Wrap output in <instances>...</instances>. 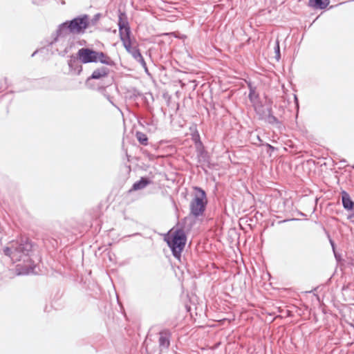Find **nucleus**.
<instances>
[{
  "label": "nucleus",
  "instance_id": "obj_1",
  "mask_svg": "<svg viewBox=\"0 0 354 354\" xmlns=\"http://www.w3.org/2000/svg\"><path fill=\"white\" fill-rule=\"evenodd\" d=\"M15 255L17 261H22L24 265L21 274H37V265L41 261V257L38 254L37 245L30 238L21 236L14 241Z\"/></svg>",
  "mask_w": 354,
  "mask_h": 354
},
{
  "label": "nucleus",
  "instance_id": "obj_2",
  "mask_svg": "<svg viewBox=\"0 0 354 354\" xmlns=\"http://www.w3.org/2000/svg\"><path fill=\"white\" fill-rule=\"evenodd\" d=\"M90 26V17L88 15H78L71 20H66L60 24L56 30L52 33V40L49 46H53L61 38L66 37L70 34L82 35Z\"/></svg>",
  "mask_w": 354,
  "mask_h": 354
},
{
  "label": "nucleus",
  "instance_id": "obj_3",
  "mask_svg": "<svg viewBox=\"0 0 354 354\" xmlns=\"http://www.w3.org/2000/svg\"><path fill=\"white\" fill-rule=\"evenodd\" d=\"M163 240L167 243L174 257L180 261L182 252L187 240L185 230L183 228H177L175 230L171 229L164 234Z\"/></svg>",
  "mask_w": 354,
  "mask_h": 354
},
{
  "label": "nucleus",
  "instance_id": "obj_4",
  "mask_svg": "<svg viewBox=\"0 0 354 354\" xmlns=\"http://www.w3.org/2000/svg\"><path fill=\"white\" fill-rule=\"evenodd\" d=\"M195 194L189 204L190 214L194 218L203 216L207 205L205 191L200 187H194Z\"/></svg>",
  "mask_w": 354,
  "mask_h": 354
},
{
  "label": "nucleus",
  "instance_id": "obj_5",
  "mask_svg": "<svg viewBox=\"0 0 354 354\" xmlns=\"http://www.w3.org/2000/svg\"><path fill=\"white\" fill-rule=\"evenodd\" d=\"M110 73V69L106 66H101L95 68L91 75L88 77L85 81V86L86 88L95 90L97 87V84L93 83L92 80H102L104 81V79L108 78L109 75Z\"/></svg>",
  "mask_w": 354,
  "mask_h": 354
},
{
  "label": "nucleus",
  "instance_id": "obj_6",
  "mask_svg": "<svg viewBox=\"0 0 354 354\" xmlns=\"http://www.w3.org/2000/svg\"><path fill=\"white\" fill-rule=\"evenodd\" d=\"M118 30L120 39L124 38L127 36H131V27L129 23L128 17L125 12L118 10Z\"/></svg>",
  "mask_w": 354,
  "mask_h": 354
},
{
  "label": "nucleus",
  "instance_id": "obj_7",
  "mask_svg": "<svg viewBox=\"0 0 354 354\" xmlns=\"http://www.w3.org/2000/svg\"><path fill=\"white\" fill-rule=\"evenodd\" d=\"M120 40L127 52L132 56L134 60L141 55L140 50L138 46L135 45L136 44V40L133 37L132 38L131 36H127L124 38L120 39Z\"/></svg>",
  "mask_w": 354,
  "mask_h": 354
},
{
  "label": "nucleus",
  "instance_id": "obj_8",
  "mask_svg": "<svg viewBox=\"0 0 354 354\" xmlns=\"http://www.w3.org/2000/svg\"><path fill=\"white\" fill-rule=\"evenodd\" d=\"M68 57V73L73 75H80L83 71V64L80 60V58L77 57V54H71Z\"/></svg>",
  "mask_w": 354,
  "mask_h": 354
},
{
  "label": "nucleus",
  "instance_id": "obj_9",
  "mask_svg": "<svg viewBox=\"0 0 354 354\" xmlns=\"http://www.w3.org/2000/svg\"><path fill=\"white\" fill-rule=\"evenodd\" d=\"M96 51L92 48L83 47L78 50L77 57L84 64L95 63Z\"/></svg>",
  "mask_w": 354,
  "mask_h": 354
},
{
  "label": "nucleus",
  "instance_id": "obj_10",
  "mask_svg": "<svg viewBox=\"0 0 354 354\" xmlns=\"http://www.w3.org/2000/svg\"><path fill=\"white\" fill-rule=\"evenodd\" d=\"M158 344L161 352L167 351L171 345V333L168 328H165L159 332Z\"/></svg>",
  "mask_w": 354,
  "mask_h": 354
},
{
  "label": "nucleus",
  "instance_id": "obj_11",
  "mask_svg": "<svg viewBox=\"0 0 354 354\" xmlns=\"http://www.w3.org/2000/svg\"><path fill=\"white\" fill-rule=\"evenodd\" d=\"M113 79L111 78L110 80L106 82H104L103 84H98L97 87L95 91H97L100 94H102L111 104L115 106L113 102V97L111 96L110 93L108 92V89H111L112 85Z\"/></svg>",
  "mask_w": 354,
  "mask_h": 354
},
{
  "label": "nucleus",
  "instance_id": "obj_12",
  "mask_svg": "<svg viewBox=\"0 0 354 354\" xmlns=\"http://www.w3.org/2000/svg\"><path fill=\"white\" fill-rule=\"evenodd\" d=\"M342 205L346 211H354V201L352 200L350 194L345 190H342L341 193Z\"/></svg>",
  "mask_w": 354,
  "mask_h": 354
},
{
  "label": "nucleus",
  "instance_id": "obj_13",
  "mask_svg": "<svg viewBox=\"0 0 354 354\" xmlns=\"http://www.w3.org/2000/svg\"><path fill=\"white\" fill-rule=\"evenodd\" d=\"M266 123L274 126L277 129H280L282 127V123L279 119L273 115L272 109L271 105L267 107V115L263 120Z\"/></svg>",
  "mask_w": 354,
  "mask_h": 354
},
{
  "label": "nucleus",
  "instance_id": "obj_14",
  "mask_svg": "<svg viewBox=\"0 0 354 354\" xmlns=\"http://www.w3.org/2000/svg\"><path fill=\"white\" fill-rule=\"evenodd\" d=\"M246 83L249 89L248 99L254 106L260 102L259 94L257 93V87L251 81L246 82Z\"/></svg>",
  "mask_w": 354,
  "mask_h": 354
},
{
  "label": "nucleus",
  "instance_id": "obj_15",
  "mask_svg": "<svg viewBox=\"0 0 354 354\" xmlns=\"http://www.w3.org/2000/svg\"><path fill=\"white\" fill-rule=\"evenodd\" d=\"M95 59V63L100 62L109 66H114L115 65V62L102 51H96Z\"/></svg>",
  "mask_w": 354,
  "mask_h": 354
},
{
  "label": "nucleus",
  "instance_id": "obj_16",
  "mask_svg": "<svg viewBox=\"0 0 354 354\" xmlns=\"http://www.w3.org/2000/svg\"><path fill=\"white\" fill-rule=\"evenodd\" d=\"M151 183L152 180L149 177L142 176L140 178V180L136 181L133 184L131 188L129 189V192H131L142 189Z\"/></svg>",
  "mask_w": 354,
  "mask_h": 354
},
{
  "label": "nucleus",
  "instance_id": "obj_17",
  "mask_svg": "<svg viewBox=\"0 0 354 354\" xmlns=\"http://www.w3.org/2000/svg\"><path fill=\"white\" fill-rule=\"evenodd\" d=\"M138 123L144 127H147L148 131L153 132L156 129V124L152 117H142L138 119Z\"/></svg>",
  "mask_w": 354,
  "mask_h": 354
},
{
  "label": "nucleus",
  "instance_id": "obj_18",
  "mask_svg": "<svg viewBox=\"0 0 354 354\" xmlns=\"http://www.w3.org/2000/svg\"><path fill=\"white\" fill-rule=\"evenodd\" d=\"M330 3V0H309L308 6L315 10H324Z\"/></svg>",
  "mask_w": 354,
  "mask_h": 354
},
{
  "label": "nucleus",
  "instance_id": "obj_19",
  "mask_svg": "<svg viewBox=\"0 0 354 354\" xmlns=\"http://www.w3.org/2000/svg\"><path fill=\"white\" fill-rule=\"evenodd\" d=\"M75 42L74 39L69 38L67 41V44L64 50H59L58 48L56 49L58 55L61 57H65L74 47Z\"/></svg>",
  "mask_w": 354,
  "mask_h": 354
},
{
  "label": "nucleus",
  "instance_id": "obj_20",
  "mask_svg": "<svg viewBox=\"0 0 354 354\" xmlns=\"http://www.w3.org/2000/svg\"><path fill=\"white\" fill-rule=\"evenodd\" d=\"M253 106L256 113L259 116V119L261 120H264L267 115V108L266 109H263V105L261 102H259Z\"/></svg>",
  "mask_w": 354,
  "mask_h": 354
},
{
  "label": "nucleus",
  "instance_id": "obj_21",
  "mask_svg": "<svg viewBox=\"0 0 354 354\" xmlns=\"http://www.w3.org/2000/svg\"><path fill=\"white\" fill-rule=\"evenodd\" d=\"M197 156L200 161L207 162L209 161V157L207 151L205 149L203 145L202 146L196 147Z\"/></svg>",
  "mask_w": 354,
  "mask_h": 354
},
{
  "label": "nucleus",
  "instance_id": "obj_22",
  "mask_svg": "<svg viewBox=\"0 0 354 354\" xmlns=\"http://www.w3.org/2000/svg\"><path fill=\"white\" fill-rule=\"evenodd\" d=\"M15 250H14V241L10 242V246H6L3 249V253L4 255L10 257L14 262H17L15 255Z\"/></svg>",
  "mask_w": 354,
  "mask_h": 354
},
{
  "label": "nucleus",
  "instance_id": "obj_23",
  "mask_svg": "<svg viewBox=\"0 0 354 354\" xmlns=\"http://www.w3.org/2000/svg\"><path fill=\"white\" fill-rule=\"evenodd\" d=\"M136 138L140 145L145 146L148 145V137L145 133L140 131H136Z\"/></svg>",
  "mask_w": 354,
  "mask_h": 354
},
{
  "label": "nucleus",
  "instance_id": "obj_24",
  "mask_svg": "<svg viewBox=\"0 0 354 354\" xmlns=\"http://www.w3.org/2000/svg\"><path fill=\"white\" fill-rule=\"evenodd\" d=\"M129 97L130 100H136L138 97L141 96L142 93L136 88H133L131 90L128 91Z\"/></svg>",
  "mask_w": 354,
  "mask_h": 354
},
{
  "label": "nucleus",
  "instance_id": "obj_25",
  "mask_svg": "<svg viewBox=\"0 0 354 354\" xmlns=\"http://www.w3.org/2000/svg\"><path fill=\"white\" fill-rule=\"evenodd\" d=\"M135 61L138 62L142 66V67L145 70V72L147 75H150V73L149 72V69H148L147 66V63H146L143 56L142 55V54L140 55H139V57Z\"/></svg>",
  "mask_w": 354,
  "mask_h": 354
},
{
  "label": "nucleus",
  "instance_id": "obj_26",
  "mask_svg": "<svg viewBox=\"0 0 354 354\" xmlns=\"http://www.w3.org/2000/svg\"><path fill=\"white\" fill-rule=\"evenodd\" d=\"M192 140L195 143L196 147L197 146H202L203 144L201 140L200 134L197 130L192 134Z\"/></svg>",
  "mask_w": 354,
  "mask_h": 354
},
{
  "label": "nucleus",
  "instance_id": "obj_27",
  "mask_svg": "<svg viewBox=\"0 0 354 354\" xmlns=\"http://www.w3.org/2000/svg\"><path fill=\"white\" fill-rule=\"evenodd\" d=\"M274 53H275V59L277 61H279L281 59V51H280V45H279V41L277 39L275 41L274 47Z\"/></svg>",
  "mask_w": 354,
  "mask_h": 354
},
{
  "label": "nucleus",
  "instance_id": "obj_28",
  "mask_svg": "<svg viewBox=\"0 0 354 354\" xmlns=\"http://www.w3.org/2000/svg\"><path fill=\"white\" fill-rule=\"evenodd\" d=\"M102 17V14L98 12L96 13L91 19H90V26H95L100 18Z\"/></svg>",
  "mask_w": 354,
  "mask_h": 354
},
{
  "label": "nucleus",
  "instance_id": "obj_29",
  "mask_svg": "<svg viewBox=\"0 0 354 354\" xmlns=\"http://www.w3.org/2000/svg\"><path fill=\"white\" fill-rule=\"evenodd\" d=\"M261 145L267 147V153H269L270 155H271V153L277 149L276 147L269 143H262Z\"/></svg>",
  "mask_w": 354,
  "mask_h": 354
},
{
  "label": "nucleus",
  "instance_id": "obj_30",
  "mask_svg": "<svg viewBox=\"0 0 354 354\" xmlns=\"http://www.w3.org/2000/svg\"><path fill=\"white\" fill-rule=\"evenodd\" d=\"M327 236H328V238L329 239V242H330V244L331 245L333 252L336 251V244H335V241L330 238L329 234H327Z\"/></svg>",
  "mask_w": 354,
  "mask_h": 354
},
{
  "label": "nucleus",
  "instance_id": "obj_31",
  "mask_svg": "<svg viewBox=\"0 0 354 354\" xmlns=\"http://www.w3.org/2000/svg\"><path fill=\"white\" fill-rule=\"evenodd\" d=\"M349 214L347 216V219L351 223H354V211H348Z\"/></svg>",
  "mask_w": 354,
  "mask_h": 354
},
{
  "label": "nucleus",
  "instance_id": "obj_32",
  "mask_svg": "<svg viewBox=\"0 0 354 354\" xmlns=\"http://www.w3.org/2000/svg\"><path fill=\"white\" fill-rule=\"evenodd\" d=\"M46 0H32V3L36 6H42Z\"/></svg>",
  "mask_w": 354,
  "mask_h": 354
},
{
  "label": "nucleus",
  "instance_id": "obj_33",
  "mask_svg": "<svg viewBox=\"0 0 354 354\" xmlns=\"http://www.w3.org/2000/svg\"><path fill=\"white\" fill-rule=\"evenodd\" d=\"M334 256L337 261H340L342 260V256L339 253L337 252V251L333 252Z\"/></svg>",
  "mask_w": 354,
  "mask_h": 354
},
{
  "label": "nucleus",
  "instance_id": "obj_34",
  "mask_svg": "<svg viewBox=\"0 0 354 354\" xmlns=\"http://www.w3.org/2000/svg\"><path fill=\"white\" fill-rule=\"evenodd\" d=\"M294 100L296 105L299 104L298 97L296 95H294Z\"/></svg>",
  "mask_w": 354,
  "mask_h": 354
},
{
  "label": "nucleus",
  "instance_id": "obj_35",
  "mask_svg": "<svg viewBox=\"0 0 354 354\" xmlns=\"http://www.w3.org/2000/svg\"><path fill=\"white\" fill-rule=\"evenodd\" d=\"M138 235H140V233H138V232H136V233H134L131 235H129V236H138Z\"/></svg>",
  "mask_w": 354,
  "mask_h": 354
},
{
  "label": "nucleus",
  "instance_id": "obj_36",
  "mask_svg": "<svg viewBox=\"0 0 354 354\" xmlns=\"http://www.w3.org/2000/svg\"><path fill=\"white\" fill-rule=\"evenodd\" d=\"M257 139L262 144L263 143V141L261 139L260 136H257Z\"/></svg>",
  "mask_w": 354,
  "mask_h": 354
},
{
  "label": "nucleus",
  "instance_id": "obj_37",
  "mask_svg": "<svg viewBox=\"0 0 354 354\" xmlns=\"http://www.w3.org/2000/svg\"><path fill=\"white\" fill-rule=\"evenodd\" d=\"M340 162L345 163V162H346V160L345 159H342L340 160Z\"/></svg>",
  "mask_w": 354,
  "mask_h": 354
},
{
  "label": "nucleus",
  "instance_id": "obj_38",
  "mask_svg": "<svg viewBox=\"0 0 354 354\" xmlns=\"http://www.w3.org/2000/svg\"><path fill=\"white\" fill-rule=\"evenodd\" d=\"M299 214L301 216H306V214H304V213H302V212H299Z\"/></svg>",
  "mask_w": 354,
  "mask_h": 354
},
{
  "label": "nucleus",
  "instance_id": "obj_39",
  "mask_svg": "<svg viewBox=\"0 0 354 354\" xmlns=\"http://www.w3.org/2000/svg\"><path fill=\"white\" fill-rule=\"evenodd\" d=\"M37 50H36V51H35V52L32 54L31 57H34V56L35 55V54L37 53Z\"/></svg>",
  "mask_w": 354,
  "mask_h": 354
},
{
  "label": "nucleus",
  "instance_id": "obj_40",
  "mask_svg": "<svg viewBox=\"0 0 354 354\" xmlns=\"http://www.w3.org/2000/svg\"><path fill=\"white\" fill-rule=\"evenodd\" d=\"M297 220H298V219H297V218H292V219H290V221H297Z\"/></svg>",
  "mask_w": 354,
  "mask_h": 354
},
{
  "label": "nucleus",
  "instance_id": "obj_41",
  "mask_svg": "<svg viewBox=\"0 0 354 354\" xmlns=\"http://www.w3.org/2000/svg\"><path fill=\"white\" fill-rule=\"evenodd\" d=\"M352 167L354 169V165H353Z\"/></svg>",
  "mask_w": 354,
  "mask_h": 354
}]
</instances>
